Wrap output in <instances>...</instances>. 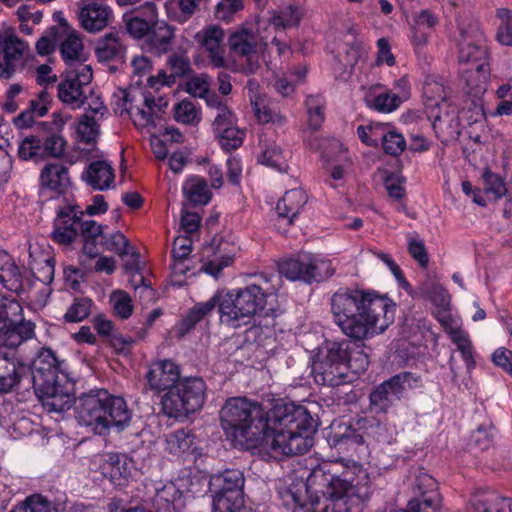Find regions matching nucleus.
Listing matches in <instances>:
<instances>
[{
    "mask_svg": "<svg viewBox=\"0 0 512 512\" xmlns=\"http://www.w3.org/2000/svg\"><path fill=\"white\" fill-rule=\"evenodd\" d=\"M132 66V78L135 80L136 84L140 85L142 83V78L147 77L148 85L150 87L155 86L154 77L150 75L152 70L151 60L144 55L136 56L133 58L131 62Z\"/></svg>",
    "mask_w": 512,
    "mask_h": 512,
    "instance_id": "obj_54",
    "label": "nucleus"
},
{
    "mask_svg": "<svg viewBox=\"0 0 512 512\" xmlns=\"http://www.w3.org/2000/svg\"><path fill=\"white\" fill-rule=\"evenodd\" d=\"M415 491L418 498L412 499L420 505V512H437L441 507L442 498L438 492L437 481L427 473H419L415 480Z\"/></svg>",
    "mask_w": 512,
    "mask_h": 512,
    "instance_id": "obj_20",
    "label": "nucleus"
},
{
    "mask_svg": "<svg viewBox=\"0 0 512 512\" xmlns=\"http://www.w3.org/2000/svg\"><path fill=\"white\" fill-rule=\"evenodd\" d=\"M151 18L143 19L139 15H135L133 13H125L123 15V21L125 23V27L127 32L135 39H141L143 37H147L154 21L156 19V9L155 6L151 7Z\"/></svg>",
    "mask_w": 512,
    "mask_h": 512,
    "instance_id": "obj_37",
    "label": "nucleus"
},
{
    "mask_svg": "<svg viewBox=\"0 0 512 512\" xmlns=\"http://www.w3.org/2000/svg\"><path fill=\"white\" fill-rule=\"evenodd\" d=\"M93 74L90 65L79 64L77 68L69 69L65 79L58 85V97L72 108H80L86 102L85 87L92 81Z\"/></svg>",
    "mask_w": 512,
    "mask_h": 512,
    "instance_id": "obj_15",
    "label": "nucleus"
},
{
    "mask_svg": "<svg viewBox=\"0 0 512 512\" xmlns=\"http://www.w3.org/2000/svg\"><path fill=\"white\" fill-rule=\"evenodd\" d=\"M180 377V367L168 359L153 362L146 374L149 388L157 394L170 392L181 381Z\"/></svg>",
    "mask_w": 512,
    "mask_h": 512,
    "instance_id": "obj_17",
    "label": "nucleus"
},
{
    "mask_svg": "<svg viewBox=\"0 0 512 512\" xmlns=\"http://www.w3.org/2000/svg\"><path fill=\"white\" fill-rule=\"evenodd\" d=\"M261 162L279 171H287L288 164L281 147L275 143L269 144L264 149Z\"/></svg>",
    "mask_w": 512,
    "mask_h": 512,
    "instance_id": "obj_50",
    "label": "nucleus"
},
{
    "mask_svg": "<svg viewBox=\"0 0 512 512\" xmlns=\"http://www.w3.org/2000/svg\"><path fill=\"white\" fill-rule=\"evenodd\" d=\"M194 443V435L185 429L176 430L166 437L165 450L179 456L190 450Z\"/></svg>",
    "mask_w": 512,
    "mask_h": 512,
    "instance_id": "obj_41",
    "label": "nucleus"
},
{
    "mask_svg": "<svg viewBox=\"0 0 512 512\" xmlns=\"http://www.w3.org/2000/svg\"><path fill=\"white\" fill-rule=\"evenodd\" d=\"M78 208V206L66 205L59 209L52 231V238L55 242L70 244L75 240L80 229L81 216L84 214Z\"/></svg>",
    "mask_w": 512,
    "mask_h": 512,
    "instance_id": "obj_18",
    "label": "nucleus"
},
{
    "mask_svg": "<svg viewBox=\"0 0 512 512\" xmlns=\"http://www.w3.org/2000/svg\"><path fill=\"white\" fill-rule=\"evenodd\" d=\"M267 43L253 29L240 27L233 31L228 38L230 53L241 60L237 71L246 75L254 74L260 68V59L264 54Z\"/></svg>",
    "mask_w": 512,
    "mask_h": 512,
    "instance_id": "obj_10",
    "label": "nucleus"
},
{
    "mask_svg": "<svg viewBox=\"0 0 512 512\" xmlns=\"http://www.w3.org/2000/svg\"><path fill=\"white\" fill-rule=\"evenodd\" d=\"M16 349L0 343V394L30 392L29 365L16 355Z\"/></svg>",
    "mask_w": 512,
    "mask_h": 512,
    "instance_id": "obj_12",
    "label": "nucleus"
},
{
    "mask_svg": "<svg viewBox=\"0 0 512 512\" xmlns=\"http://www.w3.org/2000/svg\"><path fill=\"white\" fill-rule=\"evenodd\" d=\"M168 66L173 77H185L193 72L189 59L184 55L169 56Z\"/></svg>",
    "mask_w": 512,
    "mask_h": 512,
    "instance_id": "obj_64",
    "label": "nucleus"
},
{
    "mask_svg": "<svg viewBox=\"0 0 512 512\" xmlns=\"http://www.w3.org/2000/svg\"><path fill=\"white\" fill-rule=\"evenodd\" d=\"M125 53L118 32H109L100 37L95 44V54L99 61L121 59Z\"/></svg>",
    "mask_w": 512,
    "mask_h": 512,
    "instance_id": "obj_33",
    "label": "nucleus"
},
{
    "mask_svg": "<svg viewBox=\"0 0 512 512\" xmlns=\"http://www.w3.org/2000/svg\"><path fill=\"white\" fill-rule=\"evenodd\" d=\"M77 420L95 434L106 435L111 428L123 429L131 420L125 400L104 389L83 394L78 399Z\"/></svg>",
    "mask_w": 512,
    "mask_h": 512,
    "instance_id": "obj_4",
    "label": "nucleus"
},
{
    "mask_svg": "<svg viewBox=\"0 0 512 512\" xmlns=\"http://www.w3.org/2000/svg\"><path fill=\"white\" fill-rule=\"evenodd\" d=\"M18 155L23 160H29L42 156V141L36 136L26 137L19 146Z\"/></svg>",
    "mask_w": 512,
    "mask_h": 512,
    "instance_id": "obj_63",
    "label": "nucleus"
},
{
    "mask_svg": "<svg viewBox=\"0 0 512 512\" xmlns=\"http://www.w3.org/2000/svg\"><path fill=\"white\" fill-rule=\"evenodd\" d=\"M215 481L219 484L220 489L217 494H225L231 496L232 493L243 495L242 488L244 486L243 473L238 469H227L220 475L215 477Z\"/></svg>",
    "mask_w": 512,
    "mask_h": 512,
    "instance_id": "obj_38",
    "label": "nucleus"
},
{
    "mask_svg": "<svg viewBox=\"0 0 512 512\" xmlns=\"http://www.w3.org/2000/svg\"><path fill=\"white\" fill-rule=\"evenodd\" d=\"M243 506V495L216 494L213 498L212 512H240Z\"/></svg>",
    "mask_w": 512,
    "mask_h": 512,
    "instance_id": "obj_46",
    "label": "nucleus"
},
{
    "mask_svg": "<svg viewBox=\"0 0 512 512\" xmlns=\"http://www.w3.org/2000/svg\"><path fill=\"white\" fill-rule=\"evenodd\" d=\"M268 294L256 284L228 291L220 295L219 314L222 323L237 328L247 324L267 304Z\"/></svg>",
    "mask_w": 512,
    "mask_h": 512,
    "instance_id": "obj_6",
    "label": "nucleus"
},
{
    "mask_svg": "<svg viewBox=\"0 0 512 512\" xmlns=\"http://www.w3.org/2000/svg\"><path fill=\"white\" fill-rule=\"evenodd\" d=\"M279 272L289 280H301L306 283L320 282L334 274L330 260L313 254H301L297 258L282 261Z\"/></svg>",
    "mask_w": 512,
    "mask_h": 512,
    "instance_id": "obj_11",
    "label": "nucleus"
},
{
    "mask_svg": "<svg viewBox=\"0 0 512 512\" xmlns=\"http://www.w3.org/2000/svg\"><path fill=\"white\" fill-rule=\"evenodd\" d=\"M366 102L369 107L378 112L390 113L399 107L401 99L396 94L385 92L373 97H367Z\"/></svg>",
    "mask_w": 512,
    "mask_h": 512,
    "instance_id": "obj_45",
    "label": "nucleus"
},
{
    "mask_svg": "<svg viewBox=\"0 0 512 512\" xmlns=\"http://www.w3.org/2000/svg\"><path fill=\"white\" fill-rule=\"evenodd\" d=\"M195 39L204 49L210 64L214 68L226 67L225 49L222 45L224 30L221 27L217 25L208 26L199 31Z\"/></svg>",
    "mask_w": 512,
    "mask_h": 512,
    "instance_id": "obj_19",
    "label": "nucleus"
},
{
    "mask_svg": "<svg viewBox=\"0 0 512 512\" xmlns=\"http://www.w3.org/2000/svg\"><path fill=\"white\" fill-rule=\"evenodd\" d=\"M426 116L432 121V128L441 142H449L460 135L459 121L455 108H443L428 112Z\"/></svg>",
    "mask_w": 512,
    "mask_h": 512,
    "instance_id": "obj_21",
    "label": "nucleus"
},
{
    "mask_svg": "<svg viewBox=\"0 0 512 512\" xmlns=\"http://www.w3.org/2000/svg\"><path fill=\"white\" fill-rule=\"evenodd\" d=\"M77 131L83 142L91 144L99 135V125L93 116L84 114L80 117Z\"/></svg>",
    "mask_w": 512,
    "mask_h": 512,
    "instance_id": "obj_58",
    "label": "nucleus"
},
{
    "mask_svg": "<svg viewBox=\"0 0 512 512\" xmlns=\"http://www.w3.org/2000/svg\"><path fill=\"white\" fill-rule=\"evenodd\" d=\"M110 303L116 316L121 319H128L133 313V301L130 295L123 290L113 291L110 296Z\"/></svg>",
    "mask_w": 512,
    "mask_h": 512,
    "instance_id": "obj_47",
    "label": "nucleus"
},
{
    "mask_svg": "<svg viewBox=\"0 0 512 512\" xmlns=\"http://www.w3.org/2000/svg\"><path fill=\"white\" fill-rule=\"evenodd\" d=\"M495 429L493 426H480L472 432L469 438V445L479 450H487L493 445Z\"/></svg>",
    "mask_w": 512,
    "mask_h": 512,
    "instance_id": "obj_56",
    "label": "nucleus"
},
{
    "mask_svg": "<svg viewBox=\"0 0 512 512\" xmlns=\"http://www.w3.org/2000/svg\"><path fill=\"white\" fill-rule=\"evenodd\" d=\"M306 202L307 195L302 189H292L278 201L276 212L280 218L287 219L288 224H292Z\"/></svg>",
    "mask_w": 512,
    "mask_h": 512,
    "instance_id": "obj_32",
    "label": "nucleus"
},
{
    "mask_svg": "<svg viewBox=\"0 0 512 512\" xmlns=\"http://www.w3.org/2000/svg\"><path fill=\"white\" fill-rule=\"evenodd\" d=\"M52 103V96L45 88L37 96L30 100L28 107L19 115L13 118V124L19 129L31 127L36 117L45 116Z\"/></svg>",
    "mask_w": 512,
    "mask_h": 512,
    "instance_id": "obj_27",
    "label": "nucleus"
},
{
    "mask_svg": "<svg viewBox=\"0 0 512 512\" xmlns=\"http://www.w3.org/2000/svg\"><path fill=\"white\" fill-rule=\"evenodd\" d=\"M410 376V373L403 372L376 386L369 395L371 411L387 413L389 408L402 397L405 390L404 383L409 381Z\"/></svg>",
    "mask_w": 512,
    "mask_h": 512,
    "instance_id": "obj_16",
    "label": "nucleus"
},
{
    "mask_svg": "<svg viewBox=\"0 0 512 512\" xmlns=\"http://www.w3.org/2000/svg\"><path fill=\"white\" fill-rule=\"evenodd\" d=\"M473 512H511L504 500L494 494L475 495L470 500Z\"/></svg>",
    "mask_w": 512,
    "mask_h": 512,
    "instance_id": "obj_43",
    "label": "nucleus"
},
{
    "mask_svg": "<svg viewBox=\"0 0 512 512\" xmlns=\"http://www.w3.org/2000/svg\"><path fill=\"white\" fill-rule=\"evenodd\" d=\"M221 302L220 294H215L206 302L194 305L178 325V333L184 336L189 333L200 321L210 315Z\"/></svg>",
    "mask_w": 512,
    "mask_h": 512,
    "instance_id": "obj_31",
    "label": "nucleus"
},
{
    "mask_svg": "<svg viewBox=\"0 0 512 512\" xmlns=\"http://www.w3.org/2000/svg\"><path fill=\"white\" fill-rule=\"evenodd\" d=\"M92 304V300L87 297L75 298L64 315L65 321L75 323L86 319L91 313Z\"/></svg>",
    "mask_w": 512,
    "mask_h": 512,
    "instance_id": "obj_48",
    "label": "nucleus"
},
{
    "mask_svg": "<svg viewBox=\"0 0 512 512\" xmlns=\"http://www.w3.org/2000/svg\"><path fill=\"white\" fill-rule=\"evenodd\" d=\"M114 170L103 160L93 161L83 174V179L95 190L109 189L114 183Z\"/></svg>",
    "mask_w": 512,
    "mask_h": 512,
    "instance_id": "obj_30",
    "label": "nucleus"
},
{
    "mask_svg": "<svg viewBox=\"0 0 512 512\" xmlns=\"http://www.w3.org/2000/svg\"><path fill=\"white\" fill-rule=\"evenodd\" d=\"M364 51L359 43L348 45L343 54L338 56V61L342 65L344 72L351 73Z\"/></svg>",
    "mask_w": 512,
    "mask_h": 512,
    "instance_id": "obj_62",
    "label": "nucleus"
},
{
    "mask_svg": "<svg viewBox=\"0 0 512 512\" xmlns=\"http://www.w3.org/2000/svg\"><path fill=\"white\" fill-rule=\"evenodd\" d=\"M23 503L28 512H59L64 510V503H52L41 494L28 496Z\"/></svg>",
    "mask_w": 512,
    "mask_h": 512,
    "instance_id": "obj_52",
    "label": "nucleus"
},
{
    "mask_svg": "<svg viewBox=\"0 0 512 512\" xmlns=\"http://www.w3.org/2000/svg\"><path fill=\"white\" fill-rule=\"evenodd\" d=\"M28 45L15 35H10L4 40L3 59L0 61V78L9 79L15 72L14 61H19Z\"/></svg>",
    "mask_w": 512,
    "mask_h": 512,
    "instance_id": "obj_29",
    "label": "nucleus"
},
{
    "mask_svg": "<svg viewBox=\"0 0 512 512\" xmlns=\"http://www.w3.org/2000/svg\"><path fill=\"white\" fill-rule=\"evenodd\" d=\"M35 336V324L23 318V308L15 298L0 299V343L18 348Z\"/></svg>",
    "mask_w": 512,
    "mask_h": 512,
    "instance_id": "obj_9",
    "label": "nucleus"
},
{
    "mask_svg": "<svg viewBox=\"0 0 512 512\" xmlns=\"http://www.w3.org/2000/svg\"><path fill=\"white\" fill-rule=\"evenodd\" d=\"M225 434L247 448L263 446L274 458L306 453L313 444L308 431L313 418L304 406L276 404L268 413L245 397H233L220 411Z\"/></svg>",
    "mask_w": 512,
    "mask_h": 512,
    "instance_id": "obj_1",
    "label": "nucleus"
},
{
    "mask_svg": "<svg viewBox=\"0 0 512 512\" xmlns=\"http://www.w3.org/2000/svg\"><path fill=\"white\" fill-rule=\"evenodd\" d=\"M334 466V463L324 461L310 471L304 485L307 501L302 500V503L319 505L321 497L345 491L360 499L370 498L371 483L366 471L360 470L355 477L349 472L338 476L333 472Z\"/></svg>",
    "mask_w": 512,
    "mask_h": 512,
    "instance_id": "obj_5",
    "label": "nucleus"
},
{
    "mask_svg": "<svg viewBox=\"0 0 512 512\" xmlns=\"http://www.w3.org/2000/svg\"><path fill=\"white\" fill-rule=\"evenodd\" d=\"M231 244L222 237H214L206 248L208 256L212 258L203 266V270L217 278L224 267L229 266L233 261Z\"/></svg>",
    "mask_w": 512,
    "mask_h": 512,
    "instance_id": "obj_25",
    "label": "nucleus"
},
{
    "mask_svg": "<svg viewBox=\"0 0 512 512\" xmlns=\"http://www.w3.org/2000/svg\"><path fill=\"white\" fill-rule=\"evenodd\" d=\"M206 398V384L200 377H186L161 399L168 417L179 418L200 410Z\"/></svg>",
    "mask_w": 512,
    "mask_h": 512,
    "instance_id": "obj_8",
    "label": "nucleus"
},
{
    "mask_svg": "<svg viewBox=\"0 0 512 512\" xmlns=\"http://www.w3.org/2000/svg\"><path fill=\"white\" fill-rule=\"evenodd\" d=\"M93 327L97 334L104 338L116 352H128L135 340L120 334L114 323L104 315H97L92 320Z\"/></svg>",
    "mask_w": 512,
    "mask_h": 512,
    "instance_id": "obj_28",
    "label": "nucleus"
},
{
    "mask_svg": "<svg viewBox=\"0 0 512 512\" xmlns=\"http://www.w3.org/2000/svg\"><path fill=\"white\" fill-rule=\"evenodd\" d=\"M0 282L9 291L17 294L23 291L22 275L14 261L0 272Z\"/></svg>",
    "mask_w": 512,
    "mask_h": 512,
    "instance_id": "obj_51",
    "label": "nucleus"
},
{
    "mask_svg": "<svg viewBox=\"0 0 512 512\" xmlns=\"http://www.w3.org/2000/svg\"><path fill=\"white\" fill-rule=\"evenodd\" d=\"M350 344L343 340L327 343L313 359L312 376L317 384L337 387L348 383Z\"/></svg>",
    "mask_w": 512,
    "mask_h": 512,
    "instance_id": "obj_7",
    "label": "nucleus"
},
{
    "mask_svg": "<svg viewBox=\"0 0 512 512\" xmlns=\"http://www.w3.org/2000/svg\"><path fill=\"white\" fill-rule=\"evenodd\" d=\"M330 306L334 323L354 341L383 333L394 321V304L362 289L338 290L332 295Z\"/></svg>",
    "mask_w": 512,
    "mask_h": 512,
    "instance_id": "obj_2",
    "label": "nucleus"
},
{
    "mask_svg": "<svg viewBox=\"0 0 512 512\" xmlns=\"http://www.w3.org/2000/svg\"><path fill=\"white\" fill-rule=\"evenodd\" d=\"M39 184L59 195L66 193L72 184L68 167L61 162L46 163L41 169Z\"/></svg>",
    "mask_w": 512,
    "mask_h": 512,
    "instance_id": "obj_23",
    "label": "nucleus"
},
{
    "mask_svg": "<svg viewBox=\"0 0 512 512\" xmlns=\"http://www.w3.org/2000/svg\"><path fill=\"white\" fill-rule=\"evenodd\" d=\"M179 498V491L172 483L156 489L152 503L157 510H167Z\"/></svg>",
    "mask_w": 512,
    "mask_h": 512,
    "instance_id": "obj_55",
    "label": "nucleus"
},
{
    "mask_svg": "<svg viewBox=\"0 0 512 512\" xmlns=\"http://www.w3.org/2000/svg\"><path fill=\"white\" fill-rule=\"evenodd\" d=\"M496 16L500 19L496 38L499 43L512 46V11L507 8H499Z\"/></svg>",
    "mask_w": 512,
    "mask_h": 512,
    "instance_id": "obj_49",
    "label": "nucleus"
},
{
    "mask_svg": "<svg viewBox=\"0 0 512 512\" xmlns=\"http://www.w3.org/2000/svg\"><path fill=\"white\" fill-rule=\"evenodd\" d=\"M307 124L311 131H318L325 120V104L320 96L310 95L305 100Z\"/></svg>",
    "mask_w": 512,
    "mask_h": 512,
    "instance_id": "obj_42",
    "label": "nucleus"
},
{
    "mask_svg": "<svg viewBox=\"0 0 512 512\" xmlns=\"http://www.w3.org/2000/svg\"><path fill=\"white\" fill-rule=\"evenodd\" d=\"M187 198L196 205H204L211 199L206 180L202 178L192 179L187 188Z\"/></svg>",
    "mask_w": 512,
    "mask_h": 512,
    "instance_id": "obj_53",
    "label": "nucleus"
},
{
    "mask_svg": "<svg viewBox=\"0 0 512 512\" xmlns=\"http://www.w3.org/2000/svg\"><path fill=\"white\" fill-rule=\"evenodd\" d=\"M482 177L487 195L491 196L494 200L506 197V200L512 203V193L507 188L504 178L489 169L484 170Z\"/></svg>",
    "mask_w": 512,
    "mask_h": 512,
    "instance_id": "obj_39",
    "label": "nucleus"
},
{
    "mask_svg": "<svg viewBox=\"0 0 512 512\" xmlns=\"http://www.w3.org/2000/svg\"><path fill=\"white\" fill-rule=\"evenodd\" d=\"M359 424L366 436L378 444L390 445L396 440L395 430L374 417L364 418Z\"/></svg>",
    "mask_w": 512,
    "mask_h": 512,
    "instance_id": "obj_34",
    "label": "nucleus"
},
{
    "mask_svg": "<svg viewBox=\"0 0 512 512\" xmlns=\"http://www.w3.org/2000/svg\"><path fill=\"white\" fill-rule=\"evenodd\" d=\"M285 505H291L293 512L296 509L303 510L305 512H351L353 505H358L367 499H360L356 495H350L346 493H336L335 495H327L320 498V504L313 505L308 503H302L301 496L297 492H293L291 489L283 493Z\"/></svg>",
    "mask_w": 512,
    "mask_h": 512,
    "instance_id": "obj_13",
    "label": "nucleus"
},
{
    "mask_svg": "<svg viewBox=\"0 0 512 512\" xmlns=\"http://www.w3.org/2000/svg\"><path fill=\"white\" fill-rule=\"evenodd\" d=\"M482 38L477 24L470 25L469 30L460 28L459 60L474 64L475 71L486 77L489 73L488 52Z\"/></svg>",
    "mask_w": 512,
    "mask_h": 512,
    "instance_id": "obj_14",
    "label": "nucleus"
},
{
    "mask_svg": "<svg viewBox=\"0 0 512 512\" xmlns=\"http://www.w3.org/2000/svg\"><path fill=\"white\" fill-rule=\"evenodd\" d=\"M384 151L392 156L400 155L406 148V141L402 134L389 131L381 136Z\"/></svg>",
    "mask_w": 512,
    "mask_h": 512,
    "instance_id": "obj_61",
    "label": "nucleus"
},
{
    "mask_svg": "<svg viewBox=\"0 0 512 512\" xmlns=\"http://www.w3.org/2000/svg\"><path fill=\"white\" fill-rule=\"evenodd\" d=\"M302 13L296 6L289 5L274 11L270 17V24L276 30H285L299 25Z\"/></svg>",
    "mask_w": 512,
    "mask_h": 512,
    "instance_id": "obj_40",
    "label": "nucleus"
},
{
    "mask_svg": "<svg viewBox=\"0 0 512 512\" xmlns=\"http://www.w3.org/2000/svg\"><path fill=\"white\" fill-rule=\"evenodd\" d=\"M216 136L221 147L226 151H231L242 145L244 133L235 125L216 132Z\"/></svg>",
    "mask_w": 512,
    "mask_h": 512,
    "instance_id": "obj_59",
    "label": "nucleus"
},
{
    "mask_svg": "<svg viewBox=\"0 0 512 512\" xmlns=\"http://www.w3.org/2000/svg\"><path fill=\"white\" fill-rule=\"evenodd\" d=\"M175 38V27L164 20H155L145 40L146 48L155 55L168 53Z\"/></svg>",
    "mask_w": 512,
    "mask_h": 512,
    "instance_id": "obj_24",
    "label": "nucleus"
},
{
    "mask_svg": "<svg viewBox=\"0 0 512 512\" xmlns=\"http://www.w3.org/2000/svg\"><path fill=\"white\" fill-rule=\"evenodd\" d=\"M439 22L438 17L429 9L421 10L413 18V41L416 45L427 43L428 34L424 30L434 29Z\"/></svg>",
    "mask_w": 512,
    "mask_h": 512,
    "instance_id": "obj_36",
    "label": "nucleus"
},
{
    "mask_svg": "<svg viewBox=\"0 0 512 512\" xmlns=\"http://www.w3.org/2000/svg\"><path fill=\"white\" fill-rule=\"evenodd\" d=\"M60 28L63 30L64 38H60V53L64 62L70 67L77 68L81 61L83 43L80 35L73 29H70L65 19H61Z\"/></svg>",
    "mask_w": 512,
    "mask_h": 512,
    "instance_id": "obj_26",
    "label": "nucleus"
},
{
    "mask_svg": "<svg viewBox=\"0 0 512 512\" xmlns=\"http://www.w3.org/2000/svg\"><path fill=\"white\" fill-rule=\"evenodd\" d=\"M112 17L111 9L97 2H83L80 6L78 18L83 29L95 33L103 30Z\"/></svg>",
    "mask_w": 512,
    "mask_h": 512,
    "instance_id": "obj_22",
    "label": "nucleus"
},
{
    "mask_svg": "<svg viewBox=\"0 0 512 512\" xmlns=\"http://www.w3.org/2000/svg\"><path fill=\"white\" fill-rule=\"evenodd\" d=\"M174 117L183 124H196L200 121L198 110L192 101L182 100L174 108Z\"/></svg>",
    "mask_w": 512,
    "mask_h": 512,
    "instance_id": "obj_60",
    "label": "nucleus"
},
{
    "mask_svg": "<svg viewBox=\"0 0 512 512\" xmlns=\"http://www.w3.org/2000/svg\"><path fill=\"white\" fill-rule=\"evenodd\" d=\"M62 362L50 348H41L29 365V388L48 412H64L72 406L73 395L61 370Z\"/></svg>",
    "mask_w": 512,
    "mask_h": 512,
    "instance_id": "obj_3",
    "label": "nucleus"
},
{
    "mask_svg": "<svg viewBox=\"0 0 512 512\" xmlns=\"http://www.w3.org/2000/svg\"><path fill=\"white\" fill-rule=\"evenodd\" d=\"M243 8V0H221L215 7L214 15L218 20L229 23Z\"/></svg>",
    "mask_w": 512,
    "mask_h": 512,
    "instance_id": "obj_57",
    "label": "nucleus"
},
{
    "mask_svg": "<svg viewBox=\"0 0 512 512\" xmlns=\"http://www.w3.org/2000/svg\"><path fill=\"white\" fill-rule=\"evenodd\" d=\"M251 105L258 121L261 123H277L283 124L286 118L279 114L273 113L272 110L265 104L263 96H251Z\"/></svg>",
    "mask_w": 512,
    "mask_h": 512,
    "instance_id": "obj_44",
    "label": "nucleus"
},
{
    "mask_svg": "<svg viewBox=\"0 0 512 512\" xmlns=\"http://www.w3.org/2000/svg\"><path fill=\"white\" fill-rule=\"evenodd\" d=\"M425 96V114L449 108L448 89L438 81H427L423 88Z\"/></svg>",
    "mask_w": 512,
    "mask_h": 512,
    "instance_id": "obj_35",
    "label": "nucleus"
}]
</instances>
